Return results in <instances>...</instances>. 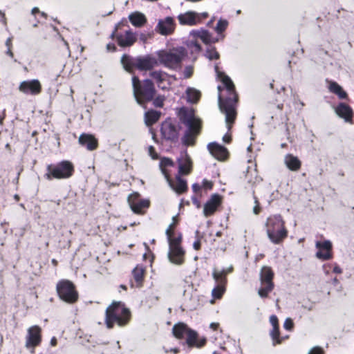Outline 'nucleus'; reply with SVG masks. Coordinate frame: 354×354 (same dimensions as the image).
<instances>
[{
    "label": "nucleus",
    "mask_w": 354,
    "mask_h": 354,
    "mask_svg": "<svg viewBox=\"0 0 354 354\" xmlns=\"http://www.w3.org/2000/svg\"><path fill=\"white\" fill-rule=\"evenodd\" d=\"M214 69L217 77L222 82L227 94L225 97H223L220 93L218 95V101L219 109L225 116L227 128L228 130H230L236 117V106L238 101V96L235 91L234 84L230 77L223 72L220 71L217 64L215 65Z\"/></svg>",
    "instance_id": "obj_1"
},
{
    "label": "nucleus",
    "mask_w": 354,
    "mask_h": 354,
    "mask_svg": "<svg viewBox=\"0 0 354 354\" xmlns=\"http://www.w3.org/2000/svg\"><path fill=\"white\" fill-rule=\"evenodd\" d=\"M178 117L180 121L187 127V130L181 138L182 143L185 146L194 145L196 138L201 131V120L195 117L192 109L186 107H183L179 110Z\"/></svg>",
    "instance_id": "obj_2"
},
{
    "label": "nucleus",
    "mask_w": 354,
    "mask_h": 354,
    "mask_svg": "<svg viewBox=\"0 0 354 354\" xmlns=\"http://www.w3.org/2000/svg\"><path fill=\"white\" fill-rule=\"evenodd\" d=\"M131 317L130 311L121 301H113L109 306L105 312V324L111 329L115 324L124 326L129 322Z\"/></svg>",
    "instance_id": "obj_3"
},
{
    "label": "nucleus",
    "mask_w": 354,
    "mask_h": 354,
    "mask_svg": "<svg viewBox=\"0 0 354 354\" xmlns=\"http://www.w3.org/2000/svg\"><path fill=\"white\" fill-rule=\"evenodd\" d=\"M121 63L124 68L131 73L133 68H137L140 71H150L159 64L158 59L151 55L132 57L126 54L122 55Z\"/></svg>",
    "instance_id": "obj_4"
},
{
    "label": "nucleus",
    "mask_w": 354,
    "mask_h": 354,
    "mask_svg": "<svg viewBox=\"0 0 354 354\" xmlns=\"http://www.w3.org/2000/svg\"><path fill=\"white\" fill-rule=\"evenodd\" d=\"M133 95L138 104L144 106L146 102L154 98L156 89L151 80L147 79L140 82L137 76L132 77Z\"/></svg>",
    "instance_id": "obj_5"
},
{
    "label": "nucleus",
    "mask_w": 354,
    "mask_h": 354,
    "mask_svg": "<svg viewBox=\"0 0 354 354\" xmlns=\"http://www.w3.org/2000/svg\"><path fill=\"white\" fill-rule=\"evenodd\" d=\"M157 55L160 64L171 70L179 71L186 56V50L183 47L176 48L169 50L158 51Z\"/></svg>",
    "instance_id": "obj_6"
},
{
    "label": "nucleus",
    "mask_w": 354,
    "mask_h": 354,
    "mask_svg": "<svg viewBox=\"0 0 354 354\" xmlns=\"http://www.w3.org/2000/svg\"><path fill=\"white\" fill-rule=\"evenodd\" d=\"M266 226L268 236L270 241L274 244H279L288 236V231L280 215L268 217Z\"/></svg>",
    "instance_id": "obj_7"
},
{
    "label": "nucleus",
    "mask_w": 354,
    "mask_h": 354,
    "mask_svg": "<svg viewBox=\"0 0 354 354\" xmlns=\"http://www.w3.org/2000/svg\"><path fill=\"white\" fill-rule=\"evenodd\" d=\"M74 167L68 160L61 161L55 165L50 164L46 167V173L44 177L48 180L53 179H65L73 176Z\"/></svg>",
    "instance_id": "obj_8"
},
{
    "label": "nucleus",
    "mask_w": 354,
    "mask_h": 354,
    "mask_svg": "<svg viewBox=\"0 0 354 354\" xmlns=\"http://www.w3.org/2000/svg\"><path fill=\"white\" fill-rule=\"evenodd\" d=\"M174 335L178 339H183L186 337V343L189 347L196 346L202 347L205 345L206 339L205 338L198 340V335L196 332L189 328L187 326L183 323L175 324L172 328Z\"/></svg>",
    "instance_id": "obj_9"
},
{
    "label": "nucleus",
    "mask_w": 354,
    "mask_h": 354,
    "mask_svg": "<svg viewBox=\"0 0 354 354\" xmlns=\"http://www.w3.org/2000/svg\"><path fill=\"white\" fill-rule=\"evenodd\" d=\"M169 243L168 259L169 261L176 265H181L184 263L185 250L180 246L182 235L179 234L177 237H172L170 235L167 238Z\"/></svg>",
    "instance_id": "obj_10"
},
{
    "label": "nucleus",
    "mask_w": 354,
    "mask_h": 354,
    "mask_svg": "<svg viewBox=\"0 0 354 354\" xmlns=\"http://www.w3.org/2000/svg\"><path fill=\"white\" fill-rule=\"evenodd\" d=\"M57 292L59 298L67 303L73 304L77 300L78 294L74 285L68 280H62L57 284Z\"/></svg>",
    "instance_id": "obj_11"
},
{
    "label": "nucleus",
    "mask_w": 354,
    "mask_h": 354,
    "mask_svg": "<svg viewBox=\"0 0 354 354\" xmlns=\"http://www.w3.org/2000/svg\"><path fill=\"white\" fill-rule=\"evenodd\" d=\"M274 272L270 267L263 266L260 272V281L261 287L258 294L261 298H266L274 288Z\"/></svg>",
    "instance_id": "obj_12"
},
{
    "label": "nucleus",
    "mask_w": 354,
    "mask_h": 354,
    "mask_svg": "<svg viewBox=\"0 0 354 354\" xmlns=\"http://www.w3.org/2000/svg\"><path fill=\"white\" fill-rule=\"evenodd\" d=\"M179 129L178 125L168 118L162 122L160 133L165 140L176 142L178 140Z\"/></svg>",
    "instance_id": "obj_13"
},
{
    "label": "nucleus",
    "mask_w": 354,
    "mask_h": 354,
    "mask_svg": "<svg viewBox=\"0 0 354 354\" xmlns=\"http://www.w3.org/2000/svg\"><path fill=\"white\" fill-rule=\"evenodd\" d=\"M41 328L37 325L32 326L28 329L25 346L28 349L32 348V353H34L35 348L37 346L41 341Z\"/></svg>",
    "instance_id": "obj_14"
},
{
    "label": "nucleus",
    "mask_w": 354,
    "mask_h": 354,
    "mask_svg": "<svg viewBox=\"0 0 354 354\" xmlns=\"http://www.w3.org/2000/svg\"><path fill=\"white\" fill-rule=\"evenodd\" d=\"M139 194L136 192L128 196V203L132 211L136 214H141L143 208L149 206V201L145 199H140Z\"/></svg>",
    "instance_id": "obj_15"
},
{
    "label": "nucleus",
    "mask_w": 354,
    "mask_h": 354,
    "mask_svg": "<svg viewBox=\"0 0 354 354\" xmlns=\"http://www.w3.org/2000/svg\"><path fill=\"white\" fill-rule=\"evenodd\" d=\"M19 89L25 94L38 95L41 91V85L38 80L23 81Z\"/></svg>",
    "instance_id": "obj_16"
},
{
    "label": "nucleus",
    "mask_w": 354,
    "mask_h": 354,
    "mask_svg": "<svg viewBox=\"0 0 354 354\" xmlns=\"http://www.w3.org/2000/svg\"><path fill=\"white\" fill-rule=\"evenodd\" d=\"M315 246L319 249L315 254L317 259L325 261L329 260L332 258V243L330 241L326 240L324 242L317 241Z\"/></svg>",
    "instance_id": "obj_17"
},
{
    "label": "nucleus",
    "mask_w": 354,
    "mask_h": 354,
    "mask_svg": "<svg viewBox=\"0 0 354 354\" xmlns=\"http://www.w3.org/2000/svg\"><path fill=\"white\" fill-rule=\"evenodd\" d=\"M175 29L174 20L171 17H167L164 19H160L156 27V30L162 35L171 34Z\"/></svg>",
    "instance_id": "obj_18"
},
{
    "label": "nucleus",
    "mask_w": 354,
    "mask_h": 354,
    "mask_svg": "<svg viewBox=\"0 0 354 354\" xmlns=\"http://www.w3.org/2000/svg\"><path fill=\"white\" fill-rule=\"evenodd\" d=\"M178 163L179 175H187L191 172L192 162L187 151L180 153V156L178 158Z\"/></svg>",
    "instance_id": "obj_19"
},
{
    "label": "nucleus",
    "mask_w": 354,
    "mask_h": 354,
    "mask_svg": "<svg viewBox=\"0 0 354 354\" xmlns=\"http://www.w3.org/2000/svg\"><path fill=\"white\" fill-rule=\"evenodd\" d=\"M221 198L218 194H213L204 205L203 214L207 217L213 214L221 204Z\"/></svg>",
    "instance_id": "obj_20"
},
{
    "label": "nucleus",
    "mask_w": 354,
    "mask_h": 354,
    "mask_svg": "<svg viewBox=\"0 0 354 354\" xmlns=\"http://www.w3.org/2000/svg\"><path fill=\"white\" fill-rule=\"evenodd\" d=\"M207 149L209 153L218 160H224L228 155L227 149L216 142L209 143Z\"/></svg>",
    "instance_id": "obj_21"
},
{
    "label": "nucleus",
    "mask_w": 354,
    "mask_h": 354,
    "mask_svg": "<svg viewBox=\"0 0 354 354\" xmlns=\"http://www.w3.org/2000/svg\"><path fill=\"white\" fill-rule=\"evenodd\" d=\"M335 111L336 114L341 118H343L345 122H351L353 118V110L348 104L341 102L335 108Z\"/></svg>",
    "instance_id": "obj_22"
},
{
    "label": "nucleus",
    "mask_w": 354,
    "mask_h": 354,
    "mask_svg": "<svg viewBox=\"0 0 354 354\" xmlns=\"http://www.w3.org/2000/svg\"><path fill=\"white\" fill-rule=\"evenodd\" d=\"M178 19L181 25L194 26L198 24L196 12L188 11L178 16Z\"/></svg>",
    "instance_id": "obj_23"
},
{
    "label": "nucleus",
    "mask_w": 354,
    "mask_h": 354,
    "mask_svg": "<svg viewBox=\"0 0 354 354\" xmlns=\"http://www.w3.org/2000/svg\"><path fill=\"white\" fill-rule=\"evenodd\" d=\"M212 277L216 283V286L212 292V297L215 299H220L225 291L227 279H218L217 274L216 273H212Z\"/></svg>",
    "instance_id": "obj_24"
},
{
    "label": "nucleus",
    "mask_w": 354,
    "mask_h": 354,
    "mask_svg": "<svg viewBox=\"0 0 354 354\" xmlns=\"http://www.w3.org/2000/svg\"><path fill=\"white\" fill-rule=\"evenodd\" d=\"M136 41V37L131 30H127L124 35L117 36L118 44L122 47L131 46Z\"/></svg>",
    "instance_id": "obj_25"
},
{
    "label": "nucleus",
    "mask_w": 354,
    "mask_h": 354,
    "mask_svg": "<svg viewBox=\"0 0 354 354\" xmlns=\"http://www.w3.org/2000/svg\"><path fill=\"white\" fill-rule=\"evenodd\" d=\"M79 142L82 146L86 147L89 151H93L97 147V140L90 134L82 133L80 135Z\"/></svg>",
    "instance_id": "obj_26"
},
{
    "label": "nucleus",
    "mask_w": 354,
    "mask_h": 354,
    "mask_svg": "<svg viewBox=\"0 0 354 354\" xmlns=\"http://www.w3.org/2000/svg\"><path fill=\"white\" fill-rule=\"evenodd\" d=\"M284 163L291 171H298L301 168V162L299 159L292 154H287L284 158Z\"/></svg>",
    "instance_id": "obj_27"
},
{
    "label": "nucleus",
    "mask_w": 354,
    "mask_h": 354,
    "mask_svg": "<svg viewBox=\"0 0 354 354\" xmlns=\"http://www.w3.org/2000/svg\"><path fill=\"white\" fill-rule=\"evenodd\" d=\"M174 165L173 160L169 158H162L160 161V169L165 176L169 187L173 186V180L170 178L169 174L167 173L165 167H172Z\"/></svg>",
    "instance_id": "obj_28"
},
{
    "label": "nucleus",
    "mask_w": 354,
    "mask_h": 354,
    "mask_svg": "<svg viewBox=\"0 0 354 354\" xmlns=\"http://www.w3.org/2000/svg\"><path fill=\"white\" fill-rule=\"evenodd\" d=\"M328 90L332 93L335 94L340 100L347 99L348 95L343 88L336 82L330 81L328 82Z\"/></svg>",
    "instance_id": "obj_29"
},
{
    "label": "nucleus",
    "mask_w": 354,
    "mask_h": 354,
    "mask_svg": "<svg viewBox=\"0 0 354 354\" xmlns=\"http://www.w3.org/2000/svg\"><path fill=\"white\" fill-rule=\"evenodd\" d=\"M129 19L131 24L136 27H142L147 22L145 16L139 12H134L130 14Z\"/></svg>",
    "instance_id": "obj_30"
},
{
    "label": "nucleus",
    "mask_w": 354,
    "mask_h": 354,
    "mask_svg": "<svg viewBox=\"0 0 354 354\" xmlns=\"http://www.w3.org/2000/svg\"><path fill=\"white\" fill-rule=\"evenodd\" d=\"M160 112L155 110L147 111L145 113V122L147 127L156 123L160 118Z\"/></svg>",
    "instance_id": "obj_31"
},
{
    "label": "nucleus",
    "mask_w": 354,
    "mask_h": 354,
    "mask_svg": "<svg viewBox=\"0 0 354 354\" xmlns=\"http://www.w3.org/2000/svg\"><path fill=\"white\" fill-rule=\"evenodd\" d=\"M176 183L173 182V186L170 187L178 194H182L186 192L187 189V181L183 179L179 174L176 176Z\"/></svg>",
    "instance_id": "obj_32"
},
{
    "label": "nucleus",
    "mask_w": 354,
    "mask_h": 354,
    "mask_svg": "<svg viewBox=\"0 0 354 354\" xmlns=\"http://www.w3.org/2000/svg\"><path fill=\"white\" fill-rule=\"evenodd\" d=\"M187 102L192 104L196 103L201 97V92L194 88L189 87L186 90Z\"/></svg>",
    "instance_id": "obj_33"
},
{
    "label": "nucleus",
    "mask_w": 354,
    "mask_h": 354,
    "mask_svg": "<svg viewBox=\"0 0 354 354\" xmlns=\"http://www.w3.org/2000/svg\"><path fill=\"white\" fill-rule=\"evenodd\" d=\"M145 268L142 266H137L132 271V274L138 286H141L145 274Z\"/></svg>",
    "instance_id": "obj_34"
},
{
    "label": "nucleus",
    "mask_w": 354,
    "mask_h": 354,
    "mask_svg": "<svg viewBox=\"0 0 354 354\" xmlns=\"http://www.w3.org/2000/svg\"><path fill=\"white\" fill-rule=\"evenodd\" d=\"M166 75L167 73L162 71H155L150 73V76L156 80L158 86L162 89L165 88L162 84L165 80Z\"/></svg>",
    "instance_id": "obj_35"
},
{
    "label": "nucleus",
    "mask_w": 354,
    "mask_h": 354,
    "mask_svg": "<svg viewBox=\"0 0 354 354\" xmlns=\"http://www.w3.org/2000/svg\"><path fill=\"white\" fill-rule=\"evenodd\" d=\"M270 337L273 341V345L280 344L281 339L279 338V326H272V329L270 332Z\"/></svg>",
    "instance_id": "obj_36"
},
{
    "label": "nucleus",
    "mask_w": 354,
    "mask_h": 354,
    "mask_svg": "<svg viewBox=\"0 0 354 354\" xmlns=\"http://www.w3.org/2000/svg\"><path fill=\"white\" fill-rule=\"evenodd\" d=\"M205 57L209 60H213L218 59L220 55L215 47L209 46L206 50Z\"/></svg>",
    "instance_id": "obj_37"
},
{
    "label": "nucleus",
    "mask_w": 354,
    "mask_h": 354,
    "mask_svg": "<svg viewBox=\"0 0 354 354\" xmlns=\"http://www.w3.org/2000/svg\"><path fill=\"white\" fill-rule=\"evenodd\" d=\"M227 26H228V21L227 20L220 19L218 21L217 24L215 27V31L218 34H221L223 31L225 30Z\"/></svg>",
    "instance_id": "obj_38"
},
{
    "label": "nucleus",
    "mask_w": 354,
    "mask_h": 354,
    "mask_svg": "<svg viewBox=\"0 0 354 354\" xmlns=\"http://www.w3.org/2000/svg\"><path fill=\"white\" fill-rule=\"evenodd\" d=\"M232 270H233V267L230 266L229 268H223L219 271L214 270L212 273L217 274L218 279H227L226 275L229 273H231L232 272Z\"/></svg>",
    "instance_id": "obj_39"
},
{
    "label": "nucleus",
    "mask_w": 354,
    "mask_h": 354,
    "mask_svg": "<svg viewBox=\"0 0 354 354\" xmlns=\"http://www.w3.org/2000/svg\"><path fill=\"white\" fill-rule=\"evenodd\" d=\"M187 47L191 50L192 53H196L201 50V46L196 40H189L187 42Z\"/></svg>",
    "instance_id": "obj_40"
},
{
    "label": "nucleus",
    "mask_w": 354,
    "mask_h": 354,
    "mask_svg": "<svg viewBox=\"0 0 354 354\" xmlns=\"http://www.w3.org/2000/svg\"><path fill=\"white\" fill-rule=\"evenodd\" d=\"M211 35L212 34L207 30L201 28V35L200 39L203 41V43L209 44Z\"/></svg>",
    "instance_id": "obj_41"
},
{
    "label": "nucleus",
    "mask_w": 354,
    "mask_h": 354,
    "mask_svg": "<svg viewBox=\"0 0 354 354\" xmlns=\"http://www.w3.org/2000/svg\"><path fill=\"white\" fill-rule=\"evenodd\" d=\"M153 104L156 107H162L164 104V101L165 100V97L164 95H158L154 99H153Z\"/></svg>",
    "instance_id": "obj_42"
},
{
    "label": "nucleus",
    "mask_w": 354,
    "mask_h": 354,
    "mask_svg": "<svg viewBox=\"0 0 354 354\" xmlns=\"http://www.w3.org/2000/svg\"><path fill=\"white\" fill-rule=\"evenodd\" d=\"M194 73V67L192 65L187 66L183 73V77L185 79H188L192 77Z\"/></svg>",
    "instance_id": "obj_43"
},
{
    "label": "nucleus",
    "mask_w": 354,
    "mask_h": 354,
    "mask_svg": "<svg viewBox=\"0 0 354 354\" xmlns=\"http://www.w3.org/2000/svg\"><path fill=\"white\" fill-rule=\"evenodd\" d=\"M294 324L291 318H286L284 323L283 327L287 330H291L293 328Z\"/></svg>",
    "instance_id": "obj_44"
},
{
    "label": "nucleus",
    "mask_w": 354,
    "mask_h": 354,
    "mask_svg": "<svg viewBox=\"0 0 354 354\" xmlns=\"http://www.w3.org/2000/svg\"><path fill=\"white\" fill-rule=\"evenodd\" d=\"M253 198H254V203H255V205L253 208V212L254 214H258L260 212L261 208L259 206V203L258 198L254 195V192H253Z\"/></svg>",
    "instance_id": "obj_45"
},
{
    "label": "nucleus",
    "mask_w": 354,
    "mask_h": 354,
    "mask_svg": "<svg viewBox=\"0 0 354 354\" xmlns=\"http://www.w3.org/2000/svg\"><path fill=\"white\" fill-rule=\"evenodd\" d=\"M149 155L151 157L152 159L156 160L158 159V156L155 151V149L153 146H149L148 147Z\"/></svg>",
    "instance_id": "obj_46"
},
{
    "label": "nucleus",
    "mask_w": 354,
    "mask_h": 354,
    "mask_svg": "<svg viewBox=\"0 0 354 354\" xmlns=\"http://www.w3.org/2000/svg\"><path fill=\"white\" fill-rule=\"evenodd\" d=\"M201 35V28L199 30H193L190 32L189 36L193 38V39H196L197 38L200 39Z\"/></svg>",
    "instance_id": "obj_47"
},
{
    "label": "nucleus",
    "mask_w": 354,
    "mask_h": 354,
    "mask_svg": "<svg viewBox=\"0 0 354 354\" xmlns=\"http://www.w3.org/2000/svg\"><path fill=\"white\" fill-rule=\"evenodd\" d=\"M175 227V223H171L167 229L166 230L165 234L167 238H169L170 235H173V231Z\"/></svg>",
    "instance_id": "obj_48"
},
{
    "label": "nucleus",
    "mask_w": 354,
    "mask_h": 354,
    "mask_svg": "<svg viewBox=\"0 0 354 354\" xmlns=\"http://www.w3.org/2000/svg\"><path fill=\"white\" fill-rule=\"evenodd\" d=\"M270 322L272 326H279L278 318L276 315H272L270 317Z\"/></svg>",
    "instance_id": "obj_49"
},
{
    "label": "nucleus",
    "mask_w": 354,
    "mask_h": 354,
    "mask_svg": "<svg viewBox=\"0 0 354 354\" xmlns=\"http://www.w3.org/2000/svg\"><path fill=\"white\" fill-rule=\"evenodd\" d=\"M308 354H324L323 350L319 347H314L312 348Z\"/></svg>",
    "instance_id": "obj_50"
},
{
    "label": "nucleus",
    "mask_w": 354,
    "mask_h": 354,
    "mask_svg": "<svg viewBox=\"0 0 354 354\" xmlns=\"http://www.w3.org/2000/svg\"><path fill=\"white\" fill-rule=\"evenodd\" d=\"M149 37H151L150 34L140 33L139 35V39L143 43H145Z\"/></svg>",
    "instance_id": "obj_51"
},
{
    "label": "nucleus",
    "mask_w": 354,
    "mask_h": 354,
    "mask_svg": "<svg viewBox=\"0 0 354 354\" xmlns=\"http://www.w3.org/2000/svg\"><path fill=\"white\" fill-rule=\"evenodd\" d=\"M196 15H197V18H198V24H199L202 21V20L203 19H205L208 17V13L206 12H201V13L196 12Z\"/></svg>",
    "instance_id": "obj_52"
},
{
    "label": "nucleus",
    "mask_w": 354,
    "mask_h": 354,
    "mask_svg": "<svg viewBox=\"0 0 354 354\" xmlns=\"http://www.w3.org/2000/svg\"><path fill=\"white\" fill-rule=\"evenodd\" d=\"M163 349L166 353H167L169 352H173L174 353L177 354L179 353V349L177 348H171L169 350V349L166 348L165 347H163Z\"/></svg>",
    "instance_id": "obj_53"
},
{
    "label": "nucleus",
    "mask_w": 354,
    "mask_h": 354,
    "mask_svg": "<svg viewBox=\"0 0 354 354\" xmlns=\"http://www.w3.org/2000/svg\"><path fill=\"white\" fill-rule=\"evenodd\" d=\"M106 49L109 51H115V49H116V47H115V46L113 44H108L106 45Z\"/></svg>",
    "instance_id": "obj_54"
},
{
    "label": "nucleus",
    "mask_w": 354,
    "mask_h": 354,
    "mask_svg": "<svg viewBox=\"0 0 354 354\" xmlns=\"http://www.w3.org/2000/svg\"><path fill=\"white\" fill-rule=\"evenodd\" d=\"M201 189V187L198 183H194L192 185V189L194 192H197Z\"/></svg>",
    "instance_id": "obj_55"
},
{
    "label": "nucleus",
    "mask_w": 354,
    "mask_h": 354,
    "mask_svg": "<svg viewBox=\"0 0 354 354\" xmlns=\"http://www.w3.org/2000/svg\"><path fill=\"white\" fill-rule=\"evenodd\" d=\"M203 185L204 187L208 188V189H211L212 187V183L207 180H203Z\"/></svg>",
    "instance_id": "obj_56"
},
{
    "label": "nucleus",
    "mask_w": 354,
    "mask_h": 354,
    "mask_svg": "<svg viewBox=\"0 0 354 354\" xmlns=\"http://www.w3.org/2000/svg\"><path fill=\"white\" fill-rule=\"evenodd\" d=\"M193 247L195 250H198L201 248V243L199 241H195L193 244Z\"/></svg>",
    "instance_id": "obj_57"
},
{
    "label": "nucleus",
    "mask_w": 354,
    "mask_h": 354,
    "mask_svg": "<svg viewBox=\"0 0 354 354\" xmlns=\"http://www.w3.org/2000/svg\"><path fill=\"white\" fill-rule=\"evenodd\" d=\"M223 140L225 142L229 143L231 140V137L229 135L226 134L223 137Z\"/></svg>",
    "instance_id": "obj_58"
},
{
    "label": "nucleus",
    "mask_w": 354,
    "mask_h": 354,
    "mask_svg": "<svg viewBox=\"0 0 354 354\" xmlns=\"http://www.w3.org/2000/svg\"><path fill=\"white\" fill-rule=\"evenodd\" d=\"M6 46L8 47V48H11L12 46V38L9 37L6 41Z\"/></svg>",
    "instance_id": "obj_59"
},
{
    "label": "nucleus",
    "mask_w": 354,
    "mask_h": 354,
    "mask_svg": "<svg viewBox=\"0 0 354 354\" xmlns=\"http://www.w3.org/2000/svg\"><path fill=\"white\" fill-rule=\"evenodd\" d=\"M219 39L214 37L212 35H211L209 44H214L217 41H218Z\"/></svg>",
    "instance_id": "obj_60"
},
{
    "label": "nucleus",
    "mask_w": 354,
    "mask_h": 354,
    "mask_svg": "<svg viewBox=\"0 0 354 354\" xmlns=\"http://www.w3.org/2000/svg\"><path fill=\"white\" fill-rule=\"evenodd\" d=\"M333 272L335 273H337V274H340V273H342V270L339 266H335L333 268Z\"/></svg>",
    "instance_id": "obj_61"
},
{
    "label": "nucleus",
    "mask_w": 354,
    "mask_h": 354,
    "mask_svg": "<svg viewBox=\"0 0 354 354\" xmlns=\"http://www.w3.org/2000/svg\"><path fill=\"white\" fill-rule=\"evenodd\" d=\"M192 200L194 205H196L198 207H200V203L196 197H192Z\"/></svg>",
    "instance_id": "obj_62"
},
{
    "label": "nucleus",
    "mask_w": 354,
    "mask_h": 354,
    "mask_svg": "<svg viewBox=\"0 0 354 354\" xmlns=\"http://www.w3.org/2000/svg\"><path fill=\"white\" fill-rule=\"evenodd\" d=\"M6 53V55H8V56H10L12 58L14 57L13 53L12 52L10 48H8Z\"/></svg>",
    "instance_id": "obj_63"
},
{
    "label": "nucleus",
    "mask_w": 354,
    "mask_h": 354,
    "mask_svg": "<svg viewBox=\"0 0 354 354\" xmlns=\"http://www.w3.org/2000/svg\"><path fill=\"white\" fill-rule=\"evenodd\" d=\"M39 12H40V11H39V8L37 7L33 8L31 10V13L32 15H35L36 13H39Z\"/></svg>",
    "instance_id": "obj_64"
}]
</instances>
